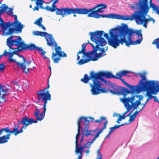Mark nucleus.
I'll use <instances>...</instances> for the list:
<instances>
[{
  "mask_svg": "<svg viewBox=\"0 0 159 159\" xmlns=\"http://www.w3.org/2000/svg\"><path fill=\"white\" fill-rule=\"evenodd\" d=\"M104 76L106 78L114 79V75L111 72L99 71L95 72L93 71H91L90 73L89 76L87 74H84L83 78L81 79L80 81L85 84H87L90 80H92L93 84H90L91 87V91L92 95H97L101 93L107 92L105 89L101 86L102 84L101 82L105 81L103 77Z\"/></svg>",
  "mask_w": 159,
  "mask_h": 159,
  "instance_id": "nucleus-1",
  "label": "nucleus"
},
{
  "mask_svg": "<svg viewBox=\"0 0 159 159\" xmlns=\"http://www.w3.org/2000/svg\"><path fill=\"white\" fill-rule=\"evenodd\" d=\"M104 31H103L97 30L94 32H91L89 34L90 37V39L93 42L95 43L96 45L95 46L93 44L90 43L92 47L93 48V50L90 52H86L85 47L87 45V43H83L82 45V49L81 50H80L77 53V60H80V57L79 54L81 53L82 54V58L84 59L85 56L87 57H90V55H91L92 56H94L96 54L98 49L99 48V46H103L105 45L107 43L105 39L102 37V36Z\"/></svg>",
  "mask_w": 159,
  "mask_h": 159,
  "instance_id": "nucleus-2",
  "label": "nucleus"
},
{
  "mask_svg": "<svg viewBox=\"0 0 159 159\" xmlns=\"http://www.w3.org/2000/svg\"><path fill=\"white\" fill-rule=\"evenodd\" d=\"M120 35L123 37L120 39L121 43L129 47L131 45L139 44L142 40L141 30L129 28L128 25L123 23V27L120 29Z\"/></svg>",
  "mask_w": 159,
  "mask_h": 159,
  "instance_id": "nucleus-3",
  "label": "nucleus"
},
{
  "mask_svg": "<svg viewBox=\"0 0 159 159\" xmlns=\"http://www.w3.org/2000/svg\"><path fill=\"white\" fill-rule=\"evenodd\" d=\"M50 86L48 82V86L43 89L40 90L36 92L37 100V103H39L40 102L44 103L43 108V110L42 113L39 114V109L36 108V111L34 113V115L36 117L35 120H34V123H37L38 121H41L44 118L45 112L46 110V104L48 101H50L51 99V95L49 93L48 91H46L49 88Z\"/></svg>",
  "mask_w": 159,
  "mask_h": 159,
  "instance_id": "nucleus-4",
  "label": "nucleus"
},
{
  "mask_svg": "<svg viewBox=\"0 0 159 159\" xmlns=\"http://www.w3.org/2000/svg\"><path fill=\"white\" fill-rule=\"evenodd\" d=\"M14 36H12L7 39V45L10 48V51L11 50L16 49V48H12L13 45L17 46L19 49L18 51L21 52L22 50H29L31 51L37 50L39 53L42 55L45 54L46 52L44 51L43 49L41 47L36 46L35 44L30 43L29 44H26L24 43V42H22V39L20 36H18V38L12 40Z\"/></svg>",
  "mask_w": 159,
  "mask_h": 159,
  "instance_id": "nucleus-5",
  "label": "nucleus"
},
{
  "mask_svg": "<svg viewBox=\"0 0 159 159\" xmlns=\"http://www.w3.org/2000/svg\"><path fill=\"white\" fill-rule=\"evenodd\" d=\"M33 118H29L26 116L22 118L21 120L17 121L18 125H15L12 130H10L8 127L0 129V135H2L3 132H4L7 134H10V135L13 134L15 136H16L23 132V129H25L29 125L33 123Z\"/></svg>",
  "mask_w": 159,
  "mask_h": 159,
  "instance_id": "nucleus-6",
  "label": "nucleus"
},
{
  "mask_svg": "<svg viewBox=\"0 0 159 159\" xmlns=\"http://www.w3.org/2000/svg\"><path fill=\"white\" fill-rule=\"evenodd\" d=\"M123 27V24L121 25L118 26L110 30L109 34L110 37L107 33H103L104 36L107 39L108 44L114 48H116L120 44L123 45V43L120 41V39L123 37L120 35V29Z\"/></svg>",
  "mask_w": 159,
  "mask_h": 159,
  "instance_id": "nucleus-7",
  "label": "nucleus"
},
{
  "mask_svg": "<svg viewBox=\"0 0 159 159\" xmlns=\"http://www.w3.org/2000/svg\"><path fill=\"white\" fill-rule=\"evenodd\" d=\"M47 37L48 39L45 38L47 45L50 47H55V52H53L52 58L54 63H57L60 60L61 57H66L67 55L64 52L61 51V47L57 46V43L56 42L52 34H49Z\"/></svg>",
  "mask_w": 159,
  "mask_h": 159,
  "instance_id": "nucleus-8",
  "label": "nucleus"
},
{
  "mask_svg": "<svg viewBox=\"0 0 159 159\" xmlns=\"http://www.w3.org/2000/svg\"><path fill=\"white\" fill-rule=\"evenodd\" d=\"M135 97L137 98L138 97L137 96L134 95L131 97H128L127 98H124L122 99V102L124 103L125 107L126 109V111L123 114V115H125L129 112L132 107L134 108L133 110V111H134V110L136 109L140 105H141L140 99L134 102Z\"/></svg>",
  "mask_w": 159,
  "mask_h": 159,
  "instance_id": "nucleus-9",
  "label": "nucleus"
},
{
  "mask_svg": "<svg viewBox=\"0 0 159 159\" xmlns=\"http://www.w3.org/2000/svg\"><path fill=\"white\" fill-rule=\"evenodd\" d=\"M35 4L37 6L40 5V8L42 9H45L48 11H50L51 12H53L56 11V14L58 15H60L62 14L63 11L65 8H57L56 4L58 2L59 0H52L53 3L52 7H50L48 6H47L45 7L42 6L44 2L43 0H36Z\"/></svg>",
  "mask_w": 159,
  "mask_h": 159,
  "instance_id": "nucleus-10",
  "label": "nucleus"
},
{
  "mask_svg": "<svg viewBox=\"0 0 159 159\" xmlns=\"http://www.w3.org/2000/svg\"><path fill=\"white\" fill-rule=\"evenodd\" d=\"M18 26H15V28H13L10 27L11 26L13 25L12 24H11V22L10 21L8 23V26L5 27H3L2 29V31L3 32V34L5 36L11 35L14 33H20L22 32V29L23 28V25L21 24V23H18Z\"/></svg>",
  "mask_w": 159,
  "mask_h": 159,
  "instance_id": "nucleus-11",
  "label": "nucleus"
},
{
  "mask_svg": "<svg viewBox=\"0 0 159 159\" xmlns=\"http://www.w3.org/2000/svg\"><path fill=\"white\" fill-rule=\"evenodd\" d=\"M73 14V16L74 17H76V14H87V11L86 8H69L68 7L65 8L63 11L62 14L60 15L62 16V17H64L65 16H67L68 15H70L71 14Z\"/></svg>",
  "mask_w": 159,
  "mask_h": 159,
  "instance_id": "nucleus-12",
  "label": "nucleus"
},
{
  "mask_svg": "<svg viewBox=\"0 0 159 159\" xmlns=\"http://www.w3.org/2000/svg\"><path fill=\"white\" fill-rule=\"evenodd\" d=\"M5 67L4 63L0 64V71H3ZM11 88L7 85H2L0 83V97L3 102L6 101V96L9 94V90Z\"/></svg>",
  "mask_w": 159,
  "mask_h": 159,
  "instance_id": "nucleus-13",
  "label": "nucleus"
},
{
  "mask_svg": "<svg viewBox=\"0 0 159 159\" xmlns=\"http://www.w3.org/2000/svg\"><path fill=\"white\" fill-rule=\"evenodd\" d=\"M18 56L22 58L23 62H17L16 61V62H14L16 63L17 65L20 67L22 70L23 72L28 73L30 70H33L34 67V66H32L31 67H29L30 64L32 63L31 61H26L25 57L22 55H20L19 54Z\"/></svg>",
  "mask_w": 159,
  "mask_h": 159,
  "instance_id": "nucleus-14",
  "label": "nucleus"
},
{
  "mask_svg": "<svg viewBox=\"0 0 159 159\" xmlns=\"http://www.w3.org/2000/svg\"><path fill=\"white\" fill-rule=\"evenodd\" d=\"M94 118L91 117H85L82 116L80 117L77 122L78 125V132L80 133V130L82 127V125H80L81 124L85 125V127L89 126V124L90 122L91 121H94Z\"/></svg>",
  "mask_w": 159,
  "mask_h": 159,
  "instance_id": "nucleus-15",
  "label": "nucleus"
},
{
  "mask_svg": "<svg viewBox=\"0 0 159 159\" xmlns=\"http://www.w3.org/2000/svg\"><path fill=\"white\" fill-rule=\"evenodd\" d=\"M145 87L147 89H151L153 90V93H157L159 92V85L154 80H148L145 82Z\"/></svg>",
  "mask_w": 159,
  "mask_h": 159,
  "instance_id": "nucleus-16",
  "label": "nucleus"
},
{
  "mask_svg": "<svg viewBox=\"0 0 159 159\" xmlns=\"http://www.w3.org/2000/svg\"><path fill=\"white\" fill-rule=\"evenodd\" d=\"M102 53H97L96 52V54L95 55H96V57H94V56H92L90 55V57H87L88 58L86 59H84L83 58H81L79 61L78 62L77 64L79 65H81L83 64L86 63L90 61H95L98 60V58L102 57Z\"/></svg>",
  "mask_w": 159,
  "mask_h": 159,
  "instance_id": "nucleus-17",
  "label": "nucleus"
},
{
  "mask_svg": "<svg viewBox=\"0 0 159 159\" xmlns=\"http://www.w3.org/2000/svg\"><path fill=\"white\" fill-rule=\"evenodd\" d=\"M137 25H142L143 24V21H145L147 23L149 21H152L153 23H154L155 20L152 18L150 17L148 18H146L145 16L143 15L142 13L139 11H138V17L137 19Z\"/></svg>",
  "mask_w": 159,
  "mask_h": 159,
  "instance_id": "nucleus-18",
  "label": "nucleus"
},
{
  "mask_svg": "<svg viewBox=\"0 0 159 159\" xmlns=\"http://www.w3.org/2000/svg\"><path fill=\"white\" fill-rule=\"evenodd\" d=\"M96 8V7H95L91 9H88L86 8L87 14H88L87 16L95 18L96 16H97V15H99L98 13V12L102 13L104 11L100 8H98L97 10H95Z\"/></svg>",
  "mask_w": 159,
  "mask_h": 159,
  "instance_id": "nucleus-19",
  "label": "nucleus"
},
{
  "mask_svg": "<svg viewBox=\"0 0 159 159\" xmlns=\"http://www.w3.org/2000/svg\"><path fill=\"white\" fill-rule=\"evenodd\" d=\"M120 87L118 86L115 84H112L110 85L108 90L112 94L119 95L120 93Z\"/></svg>",
  "mask_w": 159,
  "mask_h": 159,
  "instance_id": "nucleus-20",
  "label": "nucleus"
},
{
  "mask_svg": "<svg viewBox=\"0 0 159 159\" xmlns=\"http://www.w3.org/2000/svg\"><path fill=\"white\" fill-rule=\"evenodd\" d=\"M138 11H135L133 14H132L130 16L127 15L122 16L121 20H132L133 19H134L136 24H137V19L138 17Z\"/></svg>",
  "mask_w": 159,
  "mask_h": 159,
  "instance_id": "nucleus-21",
  "label": "nucleus"
},
{
  "mask_svg": "<svg viewBox=\"0 0 159 159\" xmlns=\"http://www.w3.org/2000/svg\"><path fill=\"white\" fill-rule=\"evenodd\" d=\"M12 49H11V51H10L9 50L8 52H7L6 50H5L3 52V55L5 57L7 56V54H9V55L8 59L9 62H16V61L15 59H13L12 58L14 54H15L19 56V54L17 52V51L15 50L12 52Z\"/></svg>",
  "mask_w": 159,
  "mask_h": 159,
  "instance_id": "nucleus-22",
  "label": "nucleus"
},
{
  "mask_svg": "<svg viewBox=\"0 0 159 159\" xmlns=\"http://www.w3.org/2000/svg\"><path fill=\"white\" fill-rule=\"evenodd\" d=\"M135 75L137 77H139L142 78V79L139 82V84L141 85L143 89H145V82H143V81L146 80L145 74L142 73H138L135 74Z\"/></svg>",
  "mask_w": 159,
  "mask_h": 159,
  "instance_id": "nucleus-23",
  "label": "nucleus"
},
{
  "mask_svg": "<svg viewBox=\"0 0 159 159\" xmlns=\"http://www.w3.org/2000/svg\"><path fill=\"white\" fill-rule=\"evenodd\" d=\"M10 134H7L6 135L0 136V144L7 142L8 140L10 139Z\"/></svg>",
  "mask_w": 159,
  "mask_h": 159,
  "instance_id": "nucleus-24",
  "label": "nucleus"
},
{
  "mask_svg": "<svg viewBox=\"0 0 159 159\" xmlns=\"http://www.w3.org/2000/svg\"><path fill=\"white\" fill-rule=\"evenodd\" d=\"M120 93H119V95H123L124 96L123 98H126L125 97L127 94L131 93V91L125 87L122 88L120 87Z\"/></svg>",
  "mask_w": 159,
  "mask_h": 159,
  "instance_id": "nucleus-25",
  "label": "nucleus"
},
{
  "mask_svg": "<svg viewBox=\"0 0 159 159\" xmlns=\"http://www.w3.org/2000/svg\"><path fill=\"white\" fill-rule=\"evenodd\" d=\"M144 90H149V93H150V96L151 99L153 98L154 101L155 102H157L159 103V101L156 96H152V94H156L157 93H153V90L151 89H147L145 87V89Z\"/></svg>",
  "mask_w": 159,
  "mask_h": 159,
  "instance_id": "nucleus-26",
  "label": "nucleus"
},
{
  "mask_svg": "<svg viewBox=\"0 0 159 159\" xmlns=\"http://www.w3.org/2000/svg\"><path fill=\"white\" fill-rule=\"evenodd\" d=\"M98 130V129H96L94 130H90L89 131L88 130L87 132H86L85 134V136L86 137H88L89 135H91L92 136H95L96 135L97 133V131Z\"/></svg>",
  "mask_w": 159,
  "mask_h": 159,
  "instance_id": "nucleus-27",
  "label": "nucleus"
},
{
  "mask_svg": "<svg viewBox=\"0 0 159 159\" xmlns=\"http://www.w3.org/2000/svg\"><path fill=\"white\" fill-rule=\"evenodd\" d=\"M149 7L148 5H142L141 6L140 10L141 11V12L143 14V13L145 14H147L149 11Z\"/></svg>",
  "mask_w": 159,
  "mask_h": 159,
  "instance_id": "nucleus-28",
  "label": "nucleus"
},
{
  "mask_svg": "<svg viewBox=\"0 0 159 159\" xmlns=\"http://www.w3.org/2000/svg\"><path fill=\"white\" fill-rule=\"evenodd\" d=\"M150 7L152 8V11L157 14H159V8L158 7L156 6L154 3H151L152 1H150Z\"/></svg>",
  "mask_w": 159,
  "mask_h": 159,
  "instance_id": "nucleus-29",
  "label": "nucleus"
},
{
  "mask_svg": "<svg viewBox=\"0 0 159 159\" xmlns=\"http://www.w3.org/2000/svg\"><path fill=\"white\" fill-rule=\"evenodd\" d=\"M108 123V121L107 120H106L105 123H104V126L102 128L100 129L98 131H97V133L96 135H95V137H96L97 138L99 137V134L102 133L103 130L106 129V126H107V124Z\"/></svg>",
  "mask_w": 159,
  "mask_h": 159,
  "instance_id": "nucleus-30",
  "label": "nucleus"
},
{
  "mask_svg": "<svg viewBox=\"0 0 159 159\" xmlns=\"http://www.w3.org/2000/svg\"><path fill=\"white\" fill-rule=\"evenodd\" d=\"M128 88L130 90L131 93H138L139 89V88L131 85H130Z\"/></svg>",
  "mask_w": 159,
  "mask_h": 159,
  "instance_id": "nucleus-31",
  "label": "nucleus"
},
{
  "mask_svg": "<svg viewBox=\"0 0 159 159\" xmlns=\"http://www.w3.org/2000/svg\"><path fill=\"white\" fill-rule=\"evenodd\" d=\"M121 16L122 15L118 14H110V18L121 20Z\"/></svg>",
  "mask_w": 159,
  "mask_h": 159,
  "instance_id": "nucleus-32",
  "label": "nucleus"
},
{
  "mask_svg": "<svg viewBox=\"0 0 159 159\" xmlns=\"http://www.w3.org/2000/svg\"><path fill=\"white\" fill-rule=\"evenodd\" d=\"M8 8V7L5 4H3L2 5L0 8V14L3 13Z\"/></svg>",
  "mask_w": 159,
  "mask_h": 159,
  "instance_id": "nucleus-33",
  "label": "nucleus"
},
{
  "mask_svg": "<svg viewBox=\"0 0 159 159\" xmlns=\"http://www.w3.org/2000/svg\"><path fill=\"white\" fill-rule=\"evenodd\" d=\"M145 91H147L146 92V95L148 97V98H147V99L146 100V101L145 102V103L144 104H143V107H142V108L143 109L145 106V105L148 102V101L151 99L150 96V93H149V90H144Z\"/></svg>",
  "mask_w": 159,
  "mask_h": 159,
  "instance_id": "nucleus-34",
  "label": "nucleus"
},
{
  "mask_svg": "<svg viewBox=\"0 0 159 159\" xmlns=\"http://www.w3.org/2000/svg\"><path fill=\"white\" fill-rule=\"evenodd\" d=\"M89 130V127H88V126H86V127H83L82 129V133H81V134L82 135L81 137H83V138H84V135H85V134L87 132L88 130Z\"/></svg>",
  "mask_w": 159,
  "mask_h": 159,
  "instance_id": "nucleus-35",
  "label": "nucleus"
},
{
  "mask_svg": "<svg viewBox=\"0 0 159 159\" xmlns=\"http://www.w3.org/2000/svg\"><path fill=\"white\" fill-rule=\"evenodd\" d=\"M13 16H14V21L12 22H11V24H12L13 25H14L15 24V26H18V25L19 24L18 23H21L18 21L17 16L16 15H13Z\"/></svg>",
  "mask_w": 159,
  "mask_h": 159,
  "instance_id": "nucleus-36",
  "label": "nucleus"
},
{
  "mask_svg": "<svg viewBox=\"0 0 159 159\" xmlns=\"http://www.w3.org/2000/svg\"><path fill=\"white\" fill-rule=\"evenodd\" d=\"M110 14L106 15H97V16H96L95 18H99L100 17L107 18H110Z\"/></svg>",
  "mask_w": 159,
  "mask_h": 159,
  "instance_id": "nucleus-37",
  "label": "nucleus"
},
{
  "mask_svg": "<svg viewBox=\"0 0 159 159\" xmlns=\"http://www.w3.org/2000/svg\"><path fill=\"white\" fill-rule=\"evenodd\" d=\"M152 43L154 44L156 46L157 48L159 49V38L155 39Z\"/></svg>",
  "mask_w": 159,
  "mask_h": 159,
  "instance_id": "nucleus-38",
  "label": "nucleus"
},
{
  "mask_svg": "<svg viewBox=\"0 0 159 159\" xmlns=\"http://www.w3.org/2000/svg\"><path fill=\"white\" fill-rule=\"evenodd\" d=\"M42 22V18L41 17L39 18L38 20H37L34 23V24H36L37 25H39L41 24Z\"/></svg>",
  "mask_w": 159,
  "mask_h": 159,
  "instance_id": "nucleus-39",
  "label": "nucleus"
},
{
  "mask_svg": "<svg viewBox=\"0 0 159 159\" xmlns=\"http://www.w3.org/2000/svg\"><path fill=\"white\" fill-rule=\"evenodd\" d=\"M107 7V6L105 4H98L96 6V8H100L101 9H103L106 8Z\"/></svg>",
  "mask_w": 159,
  "mask_h": 159,
  "instance_id": "nucleus-40",
  "label": "nucleus"
},
{
  "mask_svg": "<svg viewBox=\"0 0 159 159\" xmlns=\"http://www.w3.org/2000/svg\"><path fill=\"white\" fill-rule=\"evenodd\" d=\"M122 77V75L120 71L117 72L116 73V76L114 75V79H120Z\"/></svg>",
  "mask_w": 159,
  "mask_h": 159,
  "instance_id": "nucleus-41",
  "label": "nucleus"
},
{
  "mask_svg": "<svg viewBox=\"0 0 159 159\" xmlns=\"http://www.w3.org/2000/svg\"><path fill=\"white\" fill-rule=\"evenodd\" d=\"M75 148V152L77 153H79L80 154V155H82L83 151H82L80 147H78V146H77V147H76Z\"/></svg>",
  "mask_w": 159,
  "mask_h": 159,
  "instance_id": "nucleus-42",
  "label": "nucleus"
},
{
  "mask_svg": "<svg viewBox=\"0 0 159 159\" xmlns=\"http://www.w3.org/2000/svg\"><path fill=\"white\" fill-rule=\"evenodd\" d=\"M39 35L42 37L44 36H45L47 37L48 35H49V34L46 32L39 31Z\"/></svg>",
  "mask_w": 159,
  "mask_h": 159,
  "instance_id": "nucleus-43",
  "label": "nucleus"
},
{
  "mask_svg": "<svg viewBox=\"0 0 159 159\" xmlns=\"http://www.w3.org/2000/svg\"><path fill=\"white\" fill-rule=\"evenodd\" d=\"M122 76L126 75L128 77H129L128 75H126V74L130 73V71L127 70H123L120 71Z\"/></svg>",
  "mask_w": 159,
  "mask_h": 159,
  "instance_id": "nucleus-44",
  "label": "nucleus"
},
{
  "mask_svg": "<svg viewBox=\"0 0 159 159\" xmlns=\"http://www.w3.org/2000/svg\"><path fill=\"white\" fill-rule=\"evenodd\" d=\"M135 117H134L132 115L130 116V117H129V120L128 122L129 123V124L131 122H132L133 121Z\"/></svg>",
  "mask_w": 159,
  "mask_h": 159,
  "instance_id": "nucleus-45",
  "label": "nucleus"
},
{
  "mask_svg": "<svg viewBox=\"0 0 159 159\" xmlns=\"http://www.w3.org/2000/svg\"><path fill=\"white\" fill-rule=\"evenodd\" d=\"M106 118L104 116H101L100 117V118L99 120H97L95 121H94L96 123H99L101 121L103 120H106Z\"/></svg>",
  "mask_w": 159,
  "mask_h": 159,
  "instance_id": "nucleus-46",
  "label": "nucleus"
},
{
  "mask_svg": "<svg viewBox=\"0 0 159 159\" xmlns=\"http://www.w3.org/2000/svg\"><path fill=\"white\" fill-rule=\"evenodd\" d=\"M11 82L13 84H15V86H16V87H15V88H16L17 89H18V88H20L19 86L18 85V82H17L12 81Z\"/></svg>",
  "mask_w": 159,
  "mask_h": 159,
  "instance_id": "nucleus-47",
  "label": "nucleus"
},
{
  "mask_svg": "<svg viewBox=\"0 0 159 159\" xmlns=\"http://www.w3.org/2000/svg\"><path fill=\"white\" fill-rule=\"evenodd\" d=\"M143 109L142 108L141 109H140V110L138 111H135L134 113L132 115L134 117H136V116H137V115L138 114V113L140 112Z\"/></svg>",
  "mask_w": 159,
  "mask_h": 159,
  "instance_id": "nucleus-48",
  "label": "nucleus"
},
{
  "mask_svg": "<svg viewBox=\"0 0 159 159\" xmlns=\"http://www.w3.org/2000/svg\"><path fill=\"white\" fill-rule=\"evenodd\" d=\"M97 138L95 136L94 138L90 142H88V143H89V145L90 146L91 144L96 140V139Z\"/></svg>",
  "mask_w": 159,
  "mask_h": 159,
  "instance_id": "nucleus-49",
  "label": "nucleus"
},
{
  "mask_svg": "<svg viewBox=\"0 0 159 159\" xmlns=\"http://www.w3.org/2000/svg\"><path fill=\"white\" fill-rule=\"evenodd\" d=\"M115 129H115V128L114 127V126L110 127V130L109 131V134H112L113 131Z\"/></svg>",
  "mask_w": 159,
  "mask_h": 159,
  "instance_id": "nucleus-50",
  "label": "nucleus"
},
{
  "mask_svg": "<svg viewBox=\"0 0 159 159\" xmlns=\"http://www.w3.org/2000/svg\"><path fill=\"white\" fill-rule=\"evenodd\" d=\"M99 51H100L101 52V53L102 54L105 52V49L104 48H100L99 47V48L98 49Z\"/></svg>",
  "mask_w": 159,
  "mask_h": 159,
  "instance_id": "nucleus-51",
  "label": "nucleus"
},
{
  "mask_svg": "<svg viewBox=\"0 0 159 159\" xmlns=\"http://www.w3.org/2000/svg\"><path fill=\"white\" fill-rule=\"evenodd\" d=\"M119 117L120 119H121V120L124 119L126 118V116L125 115H123V114H122V116L120 115Z\"/></svg>",
  "mask_w": 159,
  "mask_h": 159,
  "instance_id": "nucleus-52",
  "label": "nucleus"
},
{
  "mask_svg": "<svg viewBox=\"0 0 159 159\" xmlns=\"http://www.w3.org/2000/svg\"><path fill=\"white\" fill-rule=\"evenodd\" d=\"M147 23L145 21H143V26L145 28H147Z\"/></svg>",
  "mask_w": 159,
  "mask_h": 159,
  "instance_id": "nucleus-53",
  "label": "nucleus"
},
{
  "mask_svg": "<svg viewBox=\"0 0 159 159\" xmlns=\"http://www.w3.org/2000/svg\"><path fill=\"white\" fill-rule=\"evenodd\" d=\"M41 28L44 30H46V28L42 24H40L38 25Z\"/></svg>",
  "mask_w": 159,
  "mask_h": 159,
  "instance_id": "nucleus-54",
  "label": "nucleus"
},
{
  "mask_svg": "<svg viewBox=\"0 0 159 159\" xmlns=\"http://www.w3.org/2000/svg\"><path fill=\"white\" fill-rule=\"evenodd\" d=\"M13 9L11 8H9L8 12L9 14L11 15V14L13 13Z\"/></svg>",
  "mask_w": 159,
  "mask_h": 159,
  "instance_id": "nucleus-55",
  "label": "nucleus"
},
{
  "mask_svg": "<svg viewBox=\"0 0 159 159\" xmlns=\"http://www.w3.org/2000/svg\"><path fill=\"white\" fill-rule=\"evenodd\" d=\"M39 31H35L33 33V34L34 35L39 36Z\"/></svg>",
  "mask_w": 159,
  "mask_h": 159,
  "instance_id": "nucleus-56",
  "label": "nucleus"
},
{
  "mask_svg": "<svg viewBox=\"0 0 159 159\" xmlns=\"http://www.w3.org/2000/svg\"><path fill=\"white\" fill-rule=\"evenodd\" d=\"M37 5V6H35L34 7V8L33 9V11H34L35 10H37V11H39V8L38 7V6H37V5Z\"/></svg>",
  "mask_w": 159,
  "mask_h": 159,
  "instance_id": "nucleus-57",
  "label": "nucleus"
},
{
  "mask_svg": "<svg viewBox=\"0 0 159 159\" xmlns=\"http://www.w3.org/2000/svg\"><path fill=\"white\" fill-rule=\"evenodd\" d=\"M100 149H99L97 151V156H100L101 155H102V154H101L100 152Z\"/></svg>",
  "mask_w": 159,
  "mask_h": 159,
  "instance_id": "nucleus-58",
  "label": "nucleus"
},
{
  "mask_svg": "<svg viewBox=\"0 0 159 159\" xmlns=\"http://www.w3.org/2000/svg\"><path fill=\"white\" fill-rule=\"evenodd\" d=\"M80 134V132H78L75 136V139H78V138Z\"/></svg>",
  "mask_w": 159,
  "mask_h": 159,
  "instance_id": "nucleus-59",
  "label": "nucleus"
},
{
  "mask_svg": "<svg viewBox=\"0 0 159 159\" xmlns=\"http://www.w3.org/2000/svg\"><path fill=\"white\" fill-rule=\"evenodd\" d=\"M128 124H129V123L125 122V123H124L121 124L120 125H120V127L121 126L125 125H128Z\"/></svg>",
  "mask_w": 159,
  "mask_h": 159,
  "instance_id": "nucleus-60",
  "label": "nucleus"
},
{
  "mask_svg": "<svg viewBox=\"0 0 159 159\" xmlns=\"http://www.w3.org/2000/svg\"><path fill=\"white\" fill-rule=\"evenodd\" d=\"M124 84H125L126 86H127L128 88L130 86L128 83L125 81V82L123 83Z\"/></svg>",
  "mask_w": 159,
  "mask_h": 159,
  "instance_id": "nucleus-61",
  "label": "nucleus"
},
{
  "mask_svg": "<svg viewBox=\"0 0 159 159\" xmlns=\"http://www.w3.org/2000/svg\"><path fill=\"white\" fill-rule=\"evenodd\" d=\"M87 146H80V148L82 150V151H83V150L85 148V147H87Z\"/></svg>",
  "mask_w": 159,
  "mask_h": 159,
  "instance_id": "nucleus-62",
  "label": "nucleus"
},
{
  "mask_svg": "<svg viewBox=\"0 0 159 159\" xmlns=\"http://www.w3.org/2000/svg\"><path fill=\"white\" fill-rule=\"evenodd\" d=\"M114 127L115 128V129H117L119 128L120 127V125H115L114 126Z\"/></svg>",
  "mask_w": 159,
  "mask_h": 159,
  "instance_id": "nucleus-63",
  "label": "nucleus"
},
{
  "mask_svg": "<svg viewBox=\"0 0 159 159\" xmlns=\"http://www.w3.org/2000/svg\"><path fill=\"white\" fill-rule=\"evenodd\" d=\"M102 155H101L100 156H97L96 159H102Z\"/></svg>",
  "mask_w": 159,
  "mask_h": 159,
  "instance_id": "nucleus-64",
  "label": "nucleus"
}]
</instances>
